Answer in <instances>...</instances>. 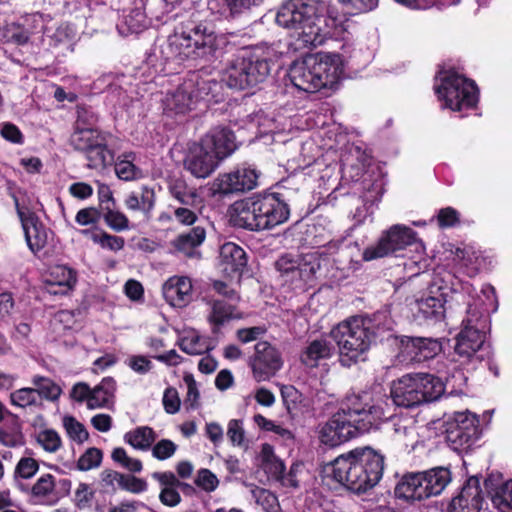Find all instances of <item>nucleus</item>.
Wrapping results in <instances>:
<instances>
[{
	"label": "nucleus",
	"instance_id": "nucleus-1",
	"mask_svg": "<svg viewBox=\"0 0 512 512\" xmlns=\"http://www.w3.org/2000/svg\"><path fill=\"white\" fill-rule=\"evenodd\" d=\"M323 0H287L278 9L276 23L291 31L297 49L320 46L330 37L348 39L357 26L348 18H326Z\"/></svg>",
	"mask_w": 512,
	"mask_h": 512
},
{
	"label": "nucleus",
	"instance_id": "nucleus-2",
	"mask_svg": "<svg viewBox=\"0 0 512 512\" xmlns=\"http://www.w3.org/2000/svg\"><path fill=\"white\" fill-rule=\"evenodd\" d=\"M219 42L220 36L214 25L193 13L174 28L161 46L160 53L166 62H207L215 56Z\"/></svg>",
	"mask_w": 512,
	"mask_h": 512
},
{
	"label": "nucleus",
	"instance_id": "nucleus-3",
	"mask_svg": "<svg viewBox=\"0 0 512 512\" xmlns=\"http://www.w3.org/2000/svg\"><path fill=\"white\" fill-rule=\"evenodd\" d=\"M384 456L370 447L355 448L323 466V474L354 494H364L382 479Z\"/></svg>",
	"mask_w": 512,
	"mask_h": 512
},
{
	"label": "nucleus",
	"instance_id": "nucleus-4",
	"mask_svg": "<svg viewBox=\"0 0 512 512\" xmlns=\"http://www.w3.org/2000/svg\"><path fill=\"white\" fill-rule=\"evenodd\" d=\"M462 289L468 295L469 301L466 316L462 320V328L456 336L455 352L465 360L475 359L481 362L484 356L479 352L484 347L489 329L488 309L484 306L493 305L496 302L495 289L489 284L482 287L481 293L485 300L480 297L475 298V289L469 283L463 284Z\"/></svg>",
	"mask_w": 512,
	"mask_h": 512
},
{
	"label": "nucleus",
	"instance_id": "nucleus-5",
	"mask_svg": "<svg viewBox=\"0 0 512 512\" xmlns=\"http://www.w3.org/2000/svg\"><path fill=\"white\" fill-rule=\"evenodd\" d=\"M390 403L384 395H373L369 391L346 397L340 411L330 420H335L336 431L344 442L376 426L388 413Z\"/></svg>",
	"mask_w": 512,
	"mask_h": 512
},
{
	"label": "nucleus",
	"instance_id": "nucleus-6",
	"mask_svg": "<svg viewBox=\"0 0 512 512\" xmlns=\"http://www.w3.org/2000/svg\"><path fill=\"white\" fill-rule=\"evenodd\" d=\"M343 75V60L335 53L319 52L295 60L288 76L295 88L307 93L336 89Z\"/></svg>",
	"mask_w": 512,
	"mask_h": 512
},
{
	"label": "nucleus",
	"instance_id": "nucleus-7",
	"mask_svg": "<svg viewBox=\"0 0 512 512\" xmlns=\"http://www.w3.org/2000/svg\"><path fill=\"white\" fill-rule=\"evenodd\" d=\"M288 217V205L276 193H258L232 205L234 225L250 231L271 229Z\"/></svg>",
	"mask_w": 512,
	"mask_h": 512
},
{
	"label": "nucleus",
	"instance_id": "nucleus-8",
	"mask_svg": "<svg viewBox=\"0 0 512 512\" xmlns=\"http://www.w3.org/2000/svg\"><path fill=\"white\" fill-rule=\"evenodd\" d=\"M445 391V385L438 377L428 373L406 374L393 381L390 389V407L396 405L404 408H413L426 402H432L441 397ZM373 395L377 393L371 392ZM380 394V392H378ZM389 398L386 394H382ZM391 408L387 416L389 418Z\"/></svg>",
	"mask_w": 512,
	"mask_h": 512
},
{
	"label": "nucleus",
	"instance_id": "nucleus-9",
	"mask_svg": "<svg viewBox=\"0 0 512 512\" xmlns=\"http://www.w3.org/2000/svg\"><path fill=\"white\" fill-rule=\"evenodd\" d=\"M369 321L363 316L350 317L330 331V336L339 350L340 362L349 367L368 351L372 343Z\"/></svg>",
	"mask_w": 512,
	"mask_h": 512
},
{
	"label": "nucleus",
	"instance_id": "nucleus-10",
	"mask_svg": "<svg viewBox=\"0 0 512 512\" xmlns=\"http://www.w3.org/2000/svg\"><path fill=\"white\" fill-rule=\"evenodd\" d=\"M434 90L441 107L452 111L474 108L478 102V88L475 82L453 69L441 70L438 73Z\"/></svg>",
	"mask_w": 512,
	"mask_h": 512
},
{
	"label": "nucleus",
	"instance_id": "nucleus-11",
	"mask_svg": "<svg viewBox=\"0 0 512 512\" xmlns=\"http://www.w3.org/2000/svg\"><path fill=\"white\" fill-rule=\"evenodd\" d=\"M351 157L356 162L348 158L343 162V173L349 176L353 181H361L363 194L362 198L365 204H375L380 201L383 193L385 180L378 166L372 165L371 156L354 147L350 150Z\"/></svg>",
	"mask_w": 512,
	"mask_h": 512
},
{
	"label": "nucleus",
	"instance_id": "nucleus-12",
	"mask_svg": "<svg viewBox=\"0 0 512 512\" xmlns=\"http://www.w3.org/2000/svg\"><path fill=\"white\" fill-rule=\"evenodd\" d=\"M415 246L416 251H423L424 245L417 233L401 224H395L384 231L378 242L367 247L362 254L363 260L372 261L389 255L397 254L409 246Z\"/></svg>",
	"mask_w": 512,
	"mask_h": 512
},
{
	"label": "nucleus",
	"instance_id": "nucleus-13",
	"mask_svg": "<svg viewBox=\"0 0 512 512\" xmlns=\"http://www.w3.org/2000/svg\"><path fill=\"white\" fill-rule=\"evenodd\" d=\"M275 266L292 283H308L320 269V258L316 252L303 255L286 254L276 261Z\"/></svg>",
	"mask_w": 512,
	"mask_h": 512
},
{
	"label": "nucleus",
	"instance_id": "nucleus-14",
	"mask_svg": "<svg viewBox=\"0 0 512 512\" xmlns=\"http://www.w3.org/2000/svg\"><path fill=\"white\" fill-rule=\"evenodd\" d=\"M259 176L253 165L243 163L228 173L219 174L214 181V189L224 195L250 191L257 187Z\"/></svg>",
	"mask_w": 512,
	"mask_h": 512
},
{
	"label": "nucleus",
	"instance_id": "nucleus-15",
	"mask_svg": "<svg viewBox=\"0 0 512 512\" xmlns=\"http://www.w3.org/2000/svg\"><path fill=\"white\" fill-rule=\"evenodd\" d=\"M280 56L281 53L275 47L267 45L244 52L250 87L262 83L268 77L271 64Z\"/></svg>",
	"mask_w": 512,
	"mask_h": 512
},
{
	"label": "nucleus",
	"instance_id": "nucleus-16",
	"mask_svg": "<svg viewBox=\"0 0 512 512\" xmlns=\"http://www.w3.org/2000/svg\"><path fill=\"white\" fill-rule=\"evenodd\" d=\"M282 365L281 355L271 344L261 341L255 345V355L250 360V367L257 382L269 380Z\"/></svg>",
	"mask_w": 512,
	"mask_h": 512
},
{
	"label": "nucleus",
	"instance_id": "nucleus-17",
	"mask_svg": "<svg viewBox=\"0 0 512 512\" xmlns=\"http://www.w3.org/2000/svg\"><path fill=\"white\" fill-rule=\"evenodd\" d=\"M220 161L199 140L192 143L184 158V167L194 177L205 179L209 177L220 165Z\"/></svg>",
	"mask_w": 512,
	"mask_h": 512
},
{
	"label": "nucleus",
	"instance_id": "nucleus-18",
	"mask_svg": "<svg viewBox=\"0 0 512 512\" xmlns=\"http://www.w3.org/2000/svg\"><path fill=\"white\" fill-rule=\"evenodd\" d=\"M15 205L25 234L26 243L29 249L36 254L47 243V231L38 217L27 207L21 206L17 199H15Z\"/></svg>",
	"mask_w": 512,
	"mask_h": 512
},
{
	"label": "nucleus",
	"instance_id": "nucleus-19",
	"mask_svg": "<svg viewBox=\"0 0 512 512\" xmlns=\"http://www.w3.org/2000/svg\"><path fill=\"white\" fill-rule=\"evenodd\" d=\"M193 85V82L186 78L178 87L166 93L162 104L167 115H186L196 108Z\"/></svg>",
	"mask_w": 512,
	"mask_h": 512
},
{
	"label": "nucleus",
	"instance_id": "nucleus-20",
	"mask_svg": "<svg viewBox=\"0 0 512 512\" xmlns=\"http://www.w3.org/2000/svg\"><path fill=\"white\" fill-rule=\"evenodd\" d=\"M200 141L222 162L237 149L238 143L232 130L224 126L211 128Z\"/></svg>",
	"mask_w": 512,
	"mask_h": 512
},
{
	"label": "nucleus",
	"instance_id": "nucleus-21",
	"mask_svg": "<svg viewBox=\"0 0 512 512\" xmlns=\"http://www.w3.org/2000/svg\"><path fill=\"white\" fill-rule=\"evenodd\" d=\"M483 506V496L480 481L471 477L462 487L460 493L454 497L447 512H480Z\"/></svg>",
	"mask_w": 512,
	"mask_h": 512
},
{
	"label": "nucleus",
	"instance_id": "nucleus-22",
	"mask_svg": "<svg viewBox=\"0 0 512 512\" xmlns=\"http://www.w3.org/2000/svg\"><path fill=\"white\" fill-rule=\"evenodd\" d=\"M442 351L438 339L425 337H406L402 340V354L409 361L423 362L434 358Z\"/></svg>",
	"mask_w": 512,
	"mask_h": 512
},
{
	"label": "nucleus",
	"instance_id": "nucleus-23",
	"mask_svg": "<svg viewBox=\"0 0 512 512\" xmlns=\"http://www.w3.org/2000/svg\"><path fill=\"white\" fill-rule=\"evenodd\" d=\"M478 419L468 412H456L453 422L447 429V438L450 442L462 446L469 444L477 435Z\"/></svg>",
	"mask_w": 512,
	"mask_h": 512
},
{
	"label": "nucleus",
	"instance_id": "nucleus-24",
	"mask_svg": "<svg viewBox=\"0 0 512 512\" xmlns=\"http://www.w3.org/2000/svg\"><path fill=\"white\" fill-rule=\"evenodd\" d=\"M162 293L171 306L185 307L193 298L192 281L187 276H172L163 284Z\"/></svg>",
	"mask_w": 512,
	"mask_h": 512
},
{
	"label": "nucleus",
	"instance_id": "nucleus-25",
	"mask_svg": "<svg viewBox=\"0 0 512 512\" xmlns=\"http://www.w3.org/2000/svg\"><path fill=\"white\" fill-rule=\"evenodd\" d=\"M77 282L76 271L65 265H53L44 274L47 291L54 295H65Z\"/></svg>",
	"mask_w": 512,
	"mask_h": 512
},
{
	"label": "nucleus",
	"instance_id": "nucleus-26",
	"mask_svg": "<svg viewBox=\"0 0 512 512\" xmlns=\"http://www.w3.org/2000/svg\"><path fill=\"white\" fill-rule=\"evenodd\" d=\"M247 264L245 251L235 243L227 242L220 248L219 267L231 279H239Z\"/></svg>",
	"mask_w": 512,
	"mask_h": 512
},
{
	"label": "nucleus",
	"instance_id": "nucleus-27",
	"mask_svg": "<svg viewBox=\"0 0 512 512\" xmlns=\"http://www.w3.org/2000/svg\"><path fill=\"white\" fill-rule=\"evenodd\" d=\"M193 82V94L197 104L200 101L220 102L222 100V83L210 75L193 72L187 77Z\"/></svg>",
	"mask_w": 512,
	"mask_h": 512
},
{
	"label": "nucleus",
	"instance_id": "nucleus-28",
	"mask_svg": "<svg viewBox=\"0 0 512 512\" xmlns=\"http://www.w3.org/2000/svg\"><path fill=\"white\" fill-rule=\"evenodd\" d=\"M104 137L102 133L92 127H86V120L84 116L79 112L78 119L76 122V128L71 135V145L83 154L86 153L90 148H93L94 144L101 141Z\"/></svg>",
	"mask_w": 512,
	"mask_h": 512
},
{
	"label": "nucleus",
	"instance_id": "nucleus-29",
	"mask_svg": "<svg viewBox=\"0 0 512 512\" xmlns=\"http://www.w3.org/2000/svg\"><path fill=\"white\" fill-rule=\"evenodd\" d=\"M264 0H208L207 8L211 14L218 17L239 15L254 6L260 5Z\"/></svg>",
	"mask_w": 512,
	"mask_h": 512
},
{
	"label": "nucleus",
	"instance_id": "nucleus-30",
	"mask_svg": "<svg viewBox=\"0 0 512 512\" xmlns=\"http://www.w3.org/2000/svg\"><path fill=\"white\" fill-rule=\"evenodd\" d=\"M395 495L405 500H422L427 498L421 472L404 475L395 487Z\"/></svg>",
	"mask_w": 512,
	"mask_h": 512
},
{
	"label": "nucleus",
	"instance_id": "nucleus-31",
	"mask_svg": "<svg viewBox=\"0 0 512 512\" xmlns=\"http://www.w3.org/2000/svg\"><path fill=\"white\" fill-rule=\"evenodd\" d=\"M124 204L128 210L138 211L148 216L155 205V192L152 188L142 185L126 196Z\"/></svg>",
	"mask_w": 512,
	"mask_h": 512
},
{
	"label": "nucleus",
	"instance_id": "nucleus-32",
	"mask_svg": "<svg viewBox=\"0 0 512 512\" xmlns=\"http://www.w3.org/2000/svg\"><path fill=\"white\" fill-rule=\"evenodd\" d=\"M238 302L224 299L208 300L210 306L208 319L210 323L220 326L231 319L240 318L241 314L237 309Z\"/></svg>",
	"mask_w": 512,
	"mask_h": 512
},
{
	"label": "nucleus",
	"instance_id": "nucleus-33",
	"mask_svg": "<svg viewBox=\"0 0 512 512\" xmlns=\"http://www.w3.org/2000/svg\"><path fill=\"white\" fill-rule=\"evenodd\" d=\"M206 231L201 226H195L187 233L180 234L174 241L173 247L188 257L198 255L196 249L204 242Z\"/></svg>",
	"mask_w": 512,
	"mask_h": 512
},
{
	"label": "nucleus",
	"instance_id": "nucleus-34",
	"mask_svg": "<svg viewBox=\"0 0 512 512\" xmlns=\"http://www.w3.org/2000/svg\"><path fill=\"white\" fill-rule=\"evenodd\" d=\"M247 69L243 52L227 66L223 74V81L230 88L240 90L248 88L250 84Z\"/></svg>",
	"mask_w": 512,
	"mask_h": 512
},
{
	"label": "nucleus",
	"instance_id": "nucleus-35",
	"mask_svg": "<svg viewBox=\"0 0 512 512\" xmlns=\"http://www.w3.org/2000/svg\"><path fill=\"white\" fill-rule=\"evenodd\" d=\"M421 477L427 498L439 495L451 481V473L449 469L444 467H436L421 472Z\"/></svg>",
	"mask_w": 512,
	"mask_h": 512
},
{
	"label": "nucleus",
	"instance_id": "nucleus-36",
	"mask_svg": "<svg viewBox=\"0 0 512 512\" xmlns=\"http://www.w3.org/2000/svg\"><path fill=\"white\" fill-rule=\"evenodd\" d=\"M415 316L419 320L439 321L444 317V299L440 296H428L416 301Z\"/></svg>",
	"mask_w": 512,
	"mask_h": 512
},
{
	"label": "nucleus",
	"instance_id": "nucleus-37",
	"mask_svg": "<svg viewBox=\"0 0 512 512\" xmlns=\"http://www.w3.org/2000/svg\"><path fill=\"white\" fill-rule=\"evenodd\" d=\"M116 382L111 377L104 378L97 386L91 389L88 400V409L108 407L113 402Z\"/></svg>",
	"mask_w": 512,
	"mask_h": 512
},
{
	"label": "nucleus",
	"instance_id": "nucleus-38",
	"mask_svg": "<svg viewBox=\"0 0 512 512\" xmlns=\"http://www.w3.org/2000/svg\"><path fill=\"white\" fill-rule=\"evenodd\" d=\"M334 346L325 338L313 340L301 356L302 362L309 367H315L320 360L330 358L334 353Z\"/></svg>",
	"mask_w": 512,
	"mask_h": 512
},
{
	"label": "nucleus",
	"instance_id": "nucleus-39",
	"mask_svg": "<svg viewBox=\"0 0 512 512\" xmlns=\"http://www.w3.org/2000/svg\"><path fill=\"white\" fill-rule=\"evenodd\" d=\"M178 345L189 355H201L211 350L208 338L201 336L194 329H185L179 338Z\"/></svg>",
	"mask_w": 512,
	"mask_h": 512
},
{
	"label": "nucleus",
	"instance_id": "nucleus-40",
	"mask_svg": "<svg viewBox=\"0 0 512 512\" xmlns=\"http://www.w3.org/2000/svg\"><path fill=\"white\" fill-rule=\"evenodd\" d=\"M169 193L181 206L201 207L202 205V198L196 188L188 186L183 180L177 179L171 182Z\"/></svg>",
	"mask_w": 512,
	"mask_h": 512
},
{
	"label": "nucleus",
	"instance_id": "nucleus-41",
	"mask_svg": "<svg viewBox=\"0 0 512 512\" xmlns=\"http://www.w3.org/2000/svg\"><path fill=\"white\" fill-rule=\"evenodd\" d=\"M84 156L90 169H103L114 162V154L107 147L105 136L84 153Z\"/></svg>",
	"mask_w": 512,
	"mask_h": 512
},
{
	"label": "nucleus",
	"instance_id": "nucleus-42",
	"mask_svg": "<svg viewBox=\"0 0 512 512\" xmlns=\"http://www.w3.org/2000/svg\"><path fill=\"white\" fill-rule=\"evenodd\" d=\"M485 485L491 493L493 505L500 512H512V479L492 489V479L489 478Z\"/></svg>",
	"mask_w": 512,
	"mask_h": 512
},
{
	"label": "nucleus",
	"instance_id": "nucleus-43",
	"mask_svg": "<svg viewBox=\"0 0 512 512\" xmlns=\"http://www.w3.org/2000/svg\"><path fill=\"white\" fill-rule=\"evenodd\" d=\"M456 259L461 263L468 276L476 275L484 265V258L480 250L473 246L458 248L455 252Z\"/></svg>",
	"mask_w": 512,
	"mask_h": 512
},
{
	"label": "nucleus",
	"instance_id": "nucleus-44",
	"mask_svg": "<svg viewBox=\"0 0 512 512\" xmlns=\"http://www.w3.org/2000/svg\"><path fill=\"white\" fill-rule=\"evenodd\" d=\"M261 467L266 474L274 480L283 478L285 471L284 463L275 455L274 449L270 444H263L260 451Z\"/></svg>",
	"mask_w": 512,
	"mask_h": 512
},
{
	"label": "nucleus",
	"instance_id": "nucleus-45",
	"mask_svg": "<svg viewBox=\"0 0 512 512\" xmlns=\"http://www.w3.org/2000/svg\"><path fill=\"white\" fill-rule=\"evenodd\" d=\"M147 26L146 13L141 6L135 7L118 23L117 28L120 34L127 36L141 32Z\"/></svg>",
	"mask_w": 512,
	"mask_h": 512
},
{
	"label": "nucleus",
	"instance_id": "nucleus-46",
	"mask_svg": "<svg viewBox=\"0 0 512 512\" xmlns=\"http://www.w3.org/2000/svg\"><path fill=\"white\" fill-rule=\"evenodd\" d=\"M156 437V433L152 428L140 426L125 433L124 440L137 450L147 451L151 448Z\"/></svg>",
	"mask_w": 512,
	"mask_h": 512
},
{
	"label": "nucleus",
	"instance_id": "nucleus-47",
	"mask_svg": "<svg viewBox=\"0 0 512 512\" xmlns=\"http://www.w3.org/2000/svg\"><path fill=\"white\" fill-rule=\"evenodd\" d=\"M391 422L395 440L403 442L407 446L408 441L413 440L416 436L415 421L411 417H394Z\"/></svg>",
	"mask_w": 512,
	"mask_h": 512
},
{
	"label": "nucleus",
	"instance_id": "nucleus-48",
	"mask_svg": "<svg viewBox=\"0 0 512 512\" xmlns=\"http://www.w3.org/2000/svg\"><path fill=\"white\" fill-rule=\"evenodd\" d=\"M369 321V332L372 333V341L380 338L384 339L385 333H390L393 329V320L387 311L375 313L372 317H365Z\"/></svg>",
	"mask_w": 512,
	"mask_h": 512
},
{
	"label": "nucleus",
	"instance_id": "nucleus-49",
	"mask_svg": "<svg viewBox=\"0 0 512 512\" xmlns=\"http://www.w3.org/2000/svg\"><path fill=\"white\" fill-rule=\"evenodd\" d=\"M31 382L35 386L33 390L38 393L40 403L43 398L51 401L56 400L61 394L60 387L49 378L36 375L32 378Z\"/></svg>",
	"mask_w": 512,
	"mask_h": 512
},
{
	"label": "nucleus",
	"instance_id": "nucleus-50",
	"mask_svg": "<svg viewBox=\"0 0 512 512\" xmlns=\"http://www.w3.org/2000/svg\"><path fill=\"white\" fill-rule=\"evenodd\" d=\"M135 155L129 153L124 156V159H118L115 163L116 175L124 181L137 180L143 177L141 169L133 164Z\"/></svg>",
	"mask_w": 512,
	"mask_h": 512
},
{
	"label": "nucleus",
	"instance_id": "nucleus-51",
	"mask_svg": "<svg viewBox=\"0 0 512 512\" xmlns=\"http://www.w3.org/2000/svg\"><path fill=\"white\" fill-rule=\"evenodd\" d=\"M10 404L14 407L25 409L41 405L38 400V393L30 387L17 389L9 395Z\"/></svg>",
	"mask_w": 512,
	"mask_h": 512
},
{
	"label": "nucleus",
	"instance_id": "nucleus-52",
	"mask_svg": "<svg viewBox=\"0 0 512 512\" xmlns=\"http://www.w3.org/2000/svg\"><path fill=\"white\" fill-rule=\"evenodd\" d=\"M36 441L48 453H55L62 446L60 435L53 429L39 431L36 434Z\"/></svg>",
	"mask_w": 512,
	"mask_h": 512
},
{
	"label": "nucleus",
	"instance_id": "nucleus-53",
	"mask_svg": "<svg viewBox=\"0 0 512 512\" xmlns=\"http://www.w3.org/2000/svg\"><path fill=\"white\" fill-rule=\"evenodd\" d=\"M63 427L68 437L77 443H83L89 437V434L82 423L72 416H64L62 419Z\"/></svg>",
	"mask_w": 512,
	"mask_h": 512
},
{
	"label": "nucleus",
	"instance_id": "nucleus-54",
	"mask_svg": "<svg viewBox=\"0 0 512 512\" xmlns=\"http://www.w3.org/2000/svg\"><path fill=\"white\" fill-rule=\"evenodd\" d=\"M250 492L255 502L266 512H277V498L273 493L254 485H250Z\"/></svg>",
	"mask_w": 512,
	"mask_h": 512
},
{
	"label": "nucleus",
	"instance_id": "nucleus-55",
	"mask_svg": "<svg viewBox=\"0 0 512 512\" xmlns=\"http://www.w3.org/2000/svg\"><path fill=\"white\" fill-rule=\"evenodd\" d=\"M55 489V479L51 474H43L31 488L35 498L46 499L50 497Z\"/></svg>",
	"mask_w": 512,
	"mask_h": 512
},
{
	"label": "nucleus",
	"instance_id": "nucleus-56",
	"mask_svg": "<svg viewBox=\"0 0 512 512\" xmlns=\"http://www.w3.org/2000/svg\"><path fill=\"white\" fill-rule=\"evenodd\" d=\"M103 454L100 449L92 447L85 451L77 461V468L81 471H88L100 466Z\"/></svg>",
	"mask_w": 512,
	"mask_h": 512
},
{
	"label": "nucleus",
	"instance_id": "nucleus-57",
	"mask_svg": "<svg viewBox=\"0 0 512 512\" xmlns=\"http://www.w3.org/2000/svg\"><path fill=\"white\" fill-rule=\"evenodd\" d=\"M112 459L119 463L121 466L131 472H140L142 470V463L140 460L131 458L127 455L124 448L118 447L112 451Z\"/></svg>",
	"mask_w": 512,
	"mask_h": 512
},
{
	"label": "nucleus",
	"instance_id": "nucleus-58",
	"mask_svg": "<svg viewBox=\"0 0 512 512\" xmlns=\"http://www.w3.org/2000/svg\"><path fill=\"white\" fill-rule=\"evenodd\" d=\"M335 427H337L335 420H329L322 426L319 434L322 443L329 446H338L344 442Z\"/></svg>",
	"mask_w": 512,
	"mask_h": 512
},
{
	"label": "nucleus",
	"instance_id": "nucleus-59",
	"mask_svg": "<svg viewBox=\"0 0 512 512\" xmlns=\"http://www.w3.org/2000/svg\"><path fill=\"white\" fill-rule=\"evenodd\" d=\"M104 214L107 225L115 231H124L129 228V221L125 214L106 207Z\"/></svg>",
	"mask_w": 512,
	"mask_h": 512
},
{
	"label": "nucleus",
	"instance_id": "nucleus-60",
	"mask_svg": "<svg viewBox=\"0 0 512 512\" xmlns=\"http://www.w3.org/2000/svg\"><path fill=\"white\" fill-rule=\"evenodd\" d=\"M227 437L233 446L242 447L245 444V430L243 422L238 419H232L227 425Z\"/></svg>",
	"mask_w": 512,
	"mask_h": 512
},
{
	"label": "nucleus",
	"instance_id": "nucleus-61",
	"mask_svg": "<svg viewBox=\"0 0 512 512\" xmlns=\"http://www.w3.org/2000/svg\"><path fill=\"white\" fill-rule=\"evenodd\" d=\"M195 484L206 492H213L219 485V479L209 469H200L197 472Z\"/></svg>",
	"mask_w": 512,
	"mask_h": 512
},
{
	"label": "nucleus",
	"instance_id": "nucleus-62",
	"mask_svg": "<svg viewBox=\"0 0 512 512\" xmlns=\"http://www.w3.org/2000/svg\"><path fill=\"white\" fill-rule=\"evenodd\" d=\"M0 443L7 447H16L23 444V435L18 425L7 429L0 427Z\"/></svg>",
	"mask_w": 512,
	"mask_h": 512
},
{
	"label": "nucleus",
	"instance_id": "nucleus-63",
	"mask_svg": "<svg viewBox=\"0 0 512 512\" xmlns=\"http://www.w3.org/2000/svg\"><path fill=\"white\" fill-rule=\"evenodd\" d=\"M200 207L179 206L174 209L175 220L182 225H192L198 218Z\"/></svg>",
	"mask_w": 512,
	"mask_h": 512
},
{
	"label": "nucleus",
	"instance_id": "nucleus-64",
	"mask_svg": "<svg viewBox=\"0 0 512 512\" xmlns=\"http://www.w3.org/2000/svg\"><path fill=\"white\" fill-rule=\"evenodd\" d=\"M39 469L37 461L31 457L21 458L16 466L15 474L23 479L33 477Z\"/></svg>",
	"mask_w": 512,
	"mask_h": 512
}]
</instances>
